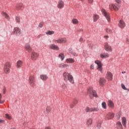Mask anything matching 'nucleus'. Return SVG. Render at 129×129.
I'll return each instance as SVG.
<instances>
[{"label": "nucleus", "instance_id": "obj_19", "mask_svg": "<svg viewBox=\"0 0 129 129\" xmlns=\"http://www.w3.org/2000/svg\"><path fill=\"white\" fill-rule=\"evenodd\" d=\"M105 82H106V81L103 78H100L99 81V83L100 85H101V86H102L103 85H104V83H105Z\"/></svg>", "mask_w": 129, "mask_h": 129}, {"label": "nucleus", "instance_id": "obj_5", "mask_svg": "<svg viewBox=\"0 0 129 129\" xmlns=\"http://www.w3.org/2000/svg\"><path fill=\"white\" fill-rule=\"evenodd\" d=\"M88 93L90 95V96L91 95L93 96L94 97H97V94L95 90H93L92 87H90L88 89Z\"/></svg>", "mask_w": 129, "mask_h": 129}, {"label": "nucleus", "instance_id": "obj_38", "mask_svg": "<svg viewBox=\"0 0 129 129\" xmlns=\"http://www.w3.org/2000/svg\"><path fill=\"white\" fill-rule=\"evenodd\" d=\"M98 110H99V109L97 107H93L92 108V111H98Z\"/></svg>", "mask_w": 129, "mask_h": 129}, {"label": "nucleus", "instance_id": "obj_52", "mask_svg": "<svg viewBox=\"0 0 129 129\" xmlns=\"http://www.w3.org/2000/svg\"><path fill=\"white\" fill-rule=\"evenodd\" d=\"M38 27H39V28H42V27H43V24L40 23L38 25Z\"/></svg>", "mask_w": 129, "mask_h": 129}, {"label": "nucleus", "instance_id": "obj_32", "mask_svg": "<svg viewBox=\"0 0 129 129\" xmlns=\"http://www.w3.org/2000/svg\"><path fill=\"white\" fill-rule=\"evenodd\" d=\"M50 111H51V107L47 106L46 107V111H45V113H49Z\"/></svg>", "mask_w": 129, "mask_h": 129}, {"label": "nucleus", "instance_id": "obj_11", "mask_svg": "<svg viewBox=\"0 0 129 129\" xmlns=\"http://www.w3.org/2000/svg\"><path fill=\"white\" fill-rule=\"evenodd\" d=\"M113 78V75L110 72H107L106 75V79L108 80V81H111Z\"/></svg>", "mask_w": 129, "mask_h": 129}, {"label": "nucleus", "instance_id": "obj_56", "mask_svg": "<svg viewBox=\"0 0 129 129\" xmlns=\"http://www.w3.org/2000/svg\"><path fill=\"white\" fill-rule=\"evenodd\" d=\"M3 93H4V94H6V89H5V88L3 89Z\"/></svg>", "mask_w": 129, "mask_h": 129}, {"label": "nucleus", "instance_id": "obj_35", "mask_svg": "<svg viewBox=\"0 0 129 129\" xmlns=\"http://www.w3.org/2000/svg\"><path fill=\"white\" fill-rule=\"evenodd\" d=\"M102 108H103L104 109H106V103L105 102H103L102 103Z\"/></svg>", "mask_w": 129, "mask_h": 129}, {"label": "nucleus", "instance_id": "obj_33", "mask_svg": "<svg viewBox=\"0 0 129 129\" xmlns=\"http://www.w3.org/2000/svg\"><path fill=\"white\" fill-rule=\"evenodd\" d=\"M22 4H17V5L16 6V9H17L18 10H20L21 8H22Z\"/></svg>", "mask_w": 129, "mask_h": 129}, {"label": "nucleus", "instance_id": "obj_6", "mask_svg": "<svg viewBox=\"0 0 129 129\" xmlns=\"http://www.w3.org/2000/svg\"><path fill=\"white\" fill-rule=\"evenodd\" d=\"M101 12L102 15L106 18L108 22H110V15H109V13H107L104 9H102Z\"/></svg>", "mask_w": 129, "mask_h": 129}, {"label": "nucleus", "instance_id": "obj_3", "mask_svg": "<svg viewBox=\"0 0 129 129\" xmlns=\"http://www.w3.org/2000/svg\"><path fill=\"white\" fill-rule=\"evenodd\" d=\"M11 67H12V64H11V63L9 62L5 63L4 67L5 73L6 74H9L11 71Z\"/></svg>", "mask_w": 129, "mask_h": 129}, {"label": "nucleus", "instance_id": "obj_14", "mask_svg": "<svg viewBox=\"0 0 129 129\" xmlns=\"http://www.w3.org/2000/svg\"><path fill=\"white\" fill-rule=\"evenodd\" d=\"M38 57H39V54L35 52H32L31 55V60H36L37 58H38Z\"/></svg>", "mask_w": 129, "mask_h": 129}, {"label": "nucleus", "instance_id": "obj_13", "mask_svg": "<svg viewBox=\"0 0 129 129\" xmlns=\"http://www.w3.org/2000/svg\"><path fill=\"white\" fill-rule=\"evenodd\" d=\"M104 49L107 52H111L112 51V48H111V46L109 45L108 43L107 42L105 43Z\"/></svg>", "mask_w": 129, "mask_h": 129}, {"label": "nucleus", "instance_id": "obj_44", "mask_svg": "<svg viewBox=\"0 0 129 129\" xmlns=\"http://www.w3.org/2000/svg\"><path fill=\"white\" fill-rule=\"evenodd\" d=\"M116 117L117 119H119L120 118V113H117L116 115Z\"/></svg>", "mask_w": 129, "mask_h": 129}, {"label": "nucleus", "instance_id": "obj_17", "mask_svg": "<svg viewBox=\"0 0 129 129\" xmlns=\"http://www.w3.org/2000/svg\"><path fill=\"white\" fill-rule=\"evenodd\" d=\"M22 66H23V61L21 60H18L16 63V67L18 69L20 68H22Z\"/></svg>", "mask_w": 129, "mask_h": 129}, {"label": "nucleus", "instance_id": "obj_43", "mask_svg": "<svg viewBox=\"0 0 129 129\" xmlns=\"http://www.w3.org/2000/svg\"><path fill=\"white\" fill-rule=\"evenodd\" d=\"M121 88H122V89H123L124 90H127V89H126V88L125 87V86H124L123 84H121Z\"/></svg>", "mask_w": 129, "mask_h": 129}, {"label": "nucleus", "instance_id": "obj_39", "mask_svg": "<svg viewBox=\"0 0 129 129\" xmlns=\"http://www.w3.org/2000/svg\"><path fill=\"white\" fill-rule=\"evenodd\" d=\"M106 32L107 33H108V34H111V33H112V30H111V29H109V28H107L106 30Z\"/></svg>", "mask_w": 129, "mask_h": 129}, {"label": "nucleus", "instance_id": "obj_50", "mask_svg": "<svg viewBox=\"0 0 129 129\" xmlns=\"http://www.w3.org/2000/svg\"><path fill=\"white\" fill-rule=\"evenodd\" d=\"M79 41L80 42V43H82V42H83V38H82V37H81L80 38Z\"/></svg>", "mask_w": 129, "mask_h": 129}, {"label": "nucleus", "instance_id": "obj_62", "mask_svg": "<svg viewBox=\"0 0 129 129\" xmlns=\"http://www.w3.org/2000/svg\"><path fill=\"white\" fill-rule=\"evenodd\" d=\"M23 124H25V122L23 123Z\"/></svg>", "mask_w": 129, "mask_h": 129}, {"label": "nucleus", "instance_id": "obj_12", "mask_svg": "<svg viewBox=\"0 0 129 129\" xmlns=\"http://www.w3.org/2000/svg\"><path fill=\"white\" fill-rule=\"evenodd\" d=\"M64 1L62 0L58 1L57 5V8H58V9L61 10L62 9H63V8H64Z\"/></svg>", "mask_w": 129, "mask_h": 129}, {"label": "nucleus", "instance_id": "obj_9", "mask_svg": "<svg viewBox=\"0 0 129 129\" xmlns=\"http://www.w3.org/2000/svg\"><path fill=\"white\" fill-rule=\"evenodd\" d=\"M29 82L30 86H32V87H34L35 85V77L33 76H30L29 79Z\"/></svg>", "mask_w": 129, "mask_h": 129}, {"label": "nucleus", "instance_id": "obj_53", "mask_svg": "<svg viewBox=\"0 0 129 129\" xmlns=\"http://www.w3.org/2000/svg\"><path fill=\"white\" fill-rule=\"evenodd\" d=\"M104 39H108L109 37L108 35H105L104 36Z\"/></svg>", "mask_w": 129, "mask_h": 129}, {"label": "nucleus", "instance_id": "obj_1", "mask_svg": "<svg viewBox=\"0 0 129 129\" xmlns=\"http://www.w3.org/2000/svg\"><path fill=\"white\" fill-rule=\"evenodd\" d=\"M117 3L115 4H111L109 5V10H114L115 12H117L119 8H120V6L121 4V0H115Z\"/></svg>", "mask_w": 129, "mask_h": 129}, {"label": "nucleus", "instance_id": "obj_42", "mask_svg": "<svg viewBox=\"0 0 129 129\" xmlns=\"http://www.w3.org/2000/svg\"><path fill=\"white\" fill-rule=\"evenodd\" d=\"M97 126L98 128H100L101 127V121L98 122Z\"/></svg>", "mask_w": 129, "mask_h": 129}, {"label": "nucleus", "instance_id": "obj_29", "mask_svg": "<svg viewBox=\"0 0 129 129\" xmlns=\"http://www.w3.org/2000/svg\"><path fill=\"white\" fill-rule=\"evenodd\" d=\"M58 58H60L61 59V61H63L64 60V58H65V56L64 55V53H61L58 55Z\"/></svg>", "mask_w": 129, "mask_h": 129}, {"label": "nucleus", "instance_id": "obj_22", "mask_svg": "<svg viewBox=\"0 0 129 129\" xmlns=\"http://www.w3.org/2000/svg\"><path fill=\"white\" fill-rule=\"evenodd\" d=\"M25 47L26 50L28 51V52H30L32 51V48L31 47V46L30 45V44H27L25 45Z\"/></svg>", "mask_w": 129, "mask_h": 129}, {"label": "nucleus", "instance_id": "obj_60", "mask_svg": "<svg viewBox=\"0 0 129 129\" xmlns=\"http://www.w3.org/2000/svg\"><path fill=\"white\" fill-rule=\"evenodd\" d=\"M122 74H124V73H125V72H122Z\"/></svg>", "mask_w": 129, "mask_h": 129}, {"label": "nucleus", "instance_id": "obj_24", "mask_svg": "<svg viewBox=\"0 0 129 129\" xmlns=\"http://www.w3.org/2000/svg\"><path fill=\"white\" fill-rule=\"evenodd\" d=\"M66 62H67V63H74L75 62V60L73 59L72 58H67Z\"/></svg>", "mask_w": 129, "mask_h": 129}, {"label": "nucleus", "instance_id": "obj_46", "mask_svg": "<svg viewBox=\"0 0 129 129\" xmlns=\"http://www.w3.org/2000/svg\"><path fill=\"white\" fill-rule=\"evenodd\" d=\"M94 0H87L88 4H93V2Z\"/></svg>", "mask_w": 129, "mask_h": 129}, {"label": "nucleus", "instance_id": "obj_34", "mask_svg": "<svg viewBox=\"0 0 129 129\" xmlns=\"http://www.w3.org/2000/svg\"><path fill=\"white\" fill-rule=\"evenodd\" d=\"M85 110L87 112H92V108H89L87 107Z\"/></svg>", "mask_w": 129, "mask_h": 129}, {"label": "nucleus", "instance_id": "obj_48", "mask_svg": "<svg viewBox=\"0 0 129 129\" xmlns=\"http://www.w3.org/2000/svg\"><path fill=\"white\" fill-rule=\"evenodd\" d=\"M90 69H91L92 70L94 69V65H93V64L91 65L90 66Z\"/></svg>", "mask_w": 129, "mask_h": 129}, {"label": "nucleus", "instance_id": "obj_40", "mask_svg": "<svg viewBox=\"0 0 129 129\" xmlns=\"http://www.w3.org/2000/svg\"><path fill=\"white\" fill-rule=\"evenodd\" d=\"M59 68L61 69L65 68V64L64 63H60L58 65Z\"/></svg>", "mask_w": 129, "mask_h": 129}, {"label": "nucleus", "instance_id": "obj_25", "mask_svg": "<svg viewBox=\"0 0 129 129\" xmlns=\"http://www.w3.org/2000/svg\"><path fill=\"white\" fill-rule=\"evenodd\" d=\"M2 15H3V17H5L7 19V20H10V16L7 13L3 12L2 13Z\"/></svg>", "mask_w": 129, "mask_h": 129}, {"label": "nucleus", "instance_id": "obj_57", "mask_svg": "<svg viewBox=\"0 0 129 129\" xmlns=\"http://www.w3.org/2000/svg\"><path fill=\"white\" fill-rule=\"evenodd\" d=\"M65 67H69V65L65 64Z\"/></svg>", "mask_w": 129, "mask_h": 129}, {"label": "nucleus", "instance_id": "obj_31", "mask_svg": "<svg viewBox=\"0 0 129 129\" xmlns=\"http://www.w3.org/2000/svg\"><path fill=\"white\" fill-rule=\"evenodd\" d=\"M46 35H54L55 34V32L51 30H48L45 32Z\"/></svg>", "mask_w": 129, "mask_h": 129}, {"label": "nucleus", "instance_id": "obj_21", "mask_svg": "<svg viewBox=\"0 0 129 129\" xmlns=\"http://www.w3.org/2000/svg\"><path fill=\"white\" fill-rule=\"evenodd\" d=\"M92 121H93V120L92 118L88 119L86 122V125L88 127L90 126L92 124Z\"/></svg>", "mask_w": 129, "mask_h": 129}, {"label": "nucleus", "instance_id": "obj_47", "mask_svg": "<svg viewBox=\"0 0 129 129\" xmlns=\"http://www.w3.org/2000/svg\"><path fill=\"white\" fill-rule=\"evenodd\" d=\"M72 55H73V56H75L76 57H77V56H78V54H77V53H75V52H72Z\"/></svg>", "mask_w": 129, "mask_h": 129}, {"label": "nucleus", "instance_id": "obj_49", "mask_svg": "<svg viewBox=\"0 0 129 129\" xmlns=\"http://www.w3.org/2000/svg\"><path fill=\"white\" fill-rule=\"evenodd\" d=\"M69 52L71 53V54H72V53L73 52V51H72V48H70L69 49Z\"/></svg>", "mask_w": 129, "mask_h": 129}, {"label": "nucleus", "instance_id": "obj_27", "mask_svg": "<svg viewBox=\"0 0 129 129\" xmlns=\"http://www.w3.org/2000/svg\"><path fill=\"white\" fill-rule=\"evenodd\" d=\"M116 127L117 129H123L122 128V125L121 124V122H117L116 123Z\"/></svg>", "mask_w": 129, "mask_h": 129}, {"label": "nucleus", "instance_id": "obj_45", "mask_svg": "<svg viewBox=\"0 0 129 129\" xmlns=\"http://www.w3.org/2000/svg\"><path fill=\"white\" fill-rule=\"evenodd\" d=\"M2 98L3 96H2V94L0 93V103H4L5 102V101H2Z\"/></svg>", "mask_w": 129, "mask_h": 129}, {"label": "nucleus", "instance_id": "obj_15", "mask_svg": "<svg viewBox=\"0 0 129 129\" xmlns=\"http://www.w3.org/2000/svg\"><path fill=\"white\" fill-rule=\"evenodd\" d=\"M49 49H51V50H56V51H58V50H59V48L57 45H56L54 44H51L49 45Z\"/></svg>", "mask_w": 129, "mask_h": 129}, {"label": "nucleus", "instance_id": "obj_28", "mask_svg": "<svg viewBox=\"0 0 129 129\" xmlns=\"http://www.w3.org/2000/svg\"><path fill=\"white\" fill-rule=\"evenodd\" d=\"M122 123L123 126L125 127V125L126 124V118L124 117L122 118Z\"/></svg>", "mask_w": 129, "mask_h": 129}, {"label": "nucleus", "instance_id": "obj_18", "mask_svg": "<svg viewBox=\"0 0 129 129\" xmlns=\"http://www.w3.org/2000/svg\"><path fill=\"white\" fill-rule=\"evenodd\" d=\"M100 56L102 59H105L106 58H108L109 57V54L107 53H104L103 54H101L100 55Z\"/></svg>", "mask_w": 129, "mask_h": 129}, {"label": "nucleus", "instance_id": "obj_26", "mask_svg": "<svg viewBox=\"0 0 129 129\" xmlns=\"http://www.w3.org/2000/svg\"><path fill=\"white\" fill-rule=\"evenodd\" d=\"M72 22L74 25H78V24H79V21L76 18H73Z\"/></svg>", "mask_w": 129, "mask_h": 129}, {"label": "nucleus", "instance_id": "obj_2", "mask_svg": "<svg viewBox=\"0 0 129 129\" xmlns=\"http://www.w3.org/2000/svg\"><path fill=\"white\" fill-rule=\"evenodd\" d=\"M63 77L64 80L66 81H67V80H69V81L71 83H74V79H73V76L71 75V74H69L68 73L64 72L63 73Z\"/></svg>", "mask_w": 129, "mask_h": 129}, {"label": "nucleus", "instance_id": "obj_61", "mask_svg": "<svg viewBox=\"0 0 129 129\" xmlns=\"http://www.w3.org/2000/svg\"><path fill=\"white\" fill-rule=\"evenodd\" d=\"M80 1H81L82 2H83V0H80Z\"/></svg>", "mask_w": 129, "mask_h": 129}, {"label": "nucleus", "instance_id": "obj_8", "mask_svg": "<svg viewBox=\"0 0 129 129\" xmlns=\"http://www.w3.org/2000/svg\"><path fill=\"white\" fill-rule=\"evenodd\" d=\"M95 63L97 65V70L102 73V64L101 63V62L99 60H96L95 61Z\"/></svg>", "mask_w": 129, "mask_h": 129}, {"label": "nucleus", "instance_id": "obj_37", "mask_svg": "<svg viewBox=\"0 0 129 129\" xmlns=\"http://www.w3.org/2000/svg\"><path fill=\"white\" fill-rule=\"evenodd\" d=\"M16 21L17 23H21V19L19 17V16H16L15 18Z\"/></svg>", "mask_w": 129, "mask_h": 129}, {"label": "nucleus", "instance_id": "obj_23", "mask_svg": "<svg viewBox=\"0 0 129 129\" xmlns=\"http://www.w3.org/2000/svg\"><path fill=\"white\" fill-rule=\"evenodd\" d=\"M40 79L45 81L48 79V76L46 75H40Z\"/></svg>", "mask_w": 129, "mask_h": 129}, {"label": "nucleus", "instance_id": "obj_54", "mask_svg": "<svg viewBox=\"0 0 129 129\" xmlns=\"http://www.w3.org/2000/svg\"><path fill=\"white\" fill-rule=\"evenodd\" d=\"M65 87H66L65 84L64 83H63L61 86L62 88L64 89V88H65Z\"/></svg>", "mask_w": 129, "mask_h": 129}, {"label": "nucleus", "instance_id": "obj_51", "mask_svg": "<svg viewBox=\"0 0 129 129\" xmlns=\"http://www.w3.org/2000/svg\"><path fill=\"white\" fill-rule=\"evenodd\" d=\"M3 122H5V120L0 119V123H3Z\"/></svg>", "mask_w": 129, "mask_h": 129}, {"label": "nucleus", "instance_id": "obj_20", "mask_svg": "<svg viewBox=\"0 0 129 129\" xmlns=\"http://www.w3.org/2000/svg\"><path fill=\"white\" fill-rule=\"evenodd\" d=\"M107 104L109 107H111V108H113V107H114V104L113 103V102L110 100L108 101Z\"/></svg>", "mask_w": 129, "mask_h": 129}, {"label": "nucleus", "instance_id": "obj_7", "mask_svg": "<svg viewBox=\"0 0 129 129\" xmlns=\"http://www.w3.org/2000/svg\"><path fill=\"white\" fill-rule=\"evenodd\" d=\"M13 35H16V36H20L21 35V29L19 27H15L12 32Z\"/></svg>", "mask_w": 129, "mask_h": 129}, {"label": "nucleus", "instance_id": "obj_16", "mask_svg": "<svg viewBox=\"0 0 129 129\" xmlns=\"http://www.w3.org/2000/svg\"><path fill=\"white\" fill-rule=\"evenodd\" d=\"M118 26L121 29H123L125 27V23L122 20H120L118 24Z\"/></svg>", "mask_w": 129, "mask_h": 129}, {"label": "nucleus", "instance_id": "obj_4", "mask_svg": "<svg viewBox=\"0 0 129 129\" xmlns=\"http://www.w3.org/2000/svg\"><path fill=\"white\" fill-rule=\"evenodd\" d=\"M53 42L56 44H65V43H67V38L62 37L57 39H54Z\"/></svg>", "mask_w": 129, "mask_h": 129}, {"label": "nucleus", "instance_id": "obj_58", "mask_svg": "<svg viewBox=\"0 0 129 129\" xmlns=\"http://www.w3.org/2000/svg\"><path fill=\"white\" fill-rule=\"evenodd\" d=\"M37 38L39 39L40 38H41V35H39L38 36H37Z\"/></svg>", "mask_w": 129, "mask_h": 129}, {"label": "nucleus", "instance_id": "obj_30", "mask_svg": "<svg viewBox=\"0 0 129 129\" xmlns=\"http://www.w3.org/2000/svg\"><path fill=\"white\" fill-rule=\"evenodd\" d=\"M99 19V16L96 14L94 15L93 16V20L94 22H97V20Z\"/></svg>", "mask_w": 129, "mask_h": 129}, {"label": "nucleus", "instance_id": "obj_59", "mask_svg": "<svg viewBox=\"0 0 129 129\" xmlns=\"http://www.w3.org/2000/svg\"><path fill=\"white\" fill-rule=\"evenodd\" d=\"M126 42H129V39H128L126 38Z\"/></svg>", "mask_w": 129, "mask_h": 129}, {"label": "nucleus", "instance_id": "obj_10", "mask_svg": "<svg viewBox=\"0 0 129 129\" xmlns=\"http://www.w3.org/2000/svg\"><path fill=\"white\" fill-rule=\"evenodd\" d=\"M113 117H114V113L112 112H109L106 114L105 116V119L109 120V119H112Z\"/></svg>", "mask_w": 129, "mask_h": 129}, {"label": "nucleus", "instance_id": "obj_55", "mask_svg": "<svg viewBox=\"0 0 129 129\" xmlns=\"http://www.w3.org/2000/svg\"><path fill=\"white\" fill-rule=\"evenodd\" d=\"M44 129H51V127L47 126H46Z\"/></svg>", "mask_w": 129, "mask_h": 129}, {"label": "nucleus", "instance_id": "obj_36", "mask_svg": "<svg viewBox=\"0 0 129 129\" xmlns=\"http://www.w3.org/2000/svg\"><path fill=\"white\" fill-rule=\"evenodd\" d=\"M76 102H77V101H74L73 103L70 104V108H73L74 106H75V104H76Z\"/></svg>", "mask_w": 129, "mask_h": 129}, {"label": "nucleus", "instance_id": "obj_41", "mask_svg": "<svg viewBox=\"0 0 129 129\" xmlns=\"http://www.w3.org/2000/svg\"><path fill=\"white\" fill-rule=\"evenodd\" d=\"M5 117L6 118H8V119H11L12 117L9 114H5Z\"/></svg>", "mask_w": 129, "mask_h": 129}]
</instances>
